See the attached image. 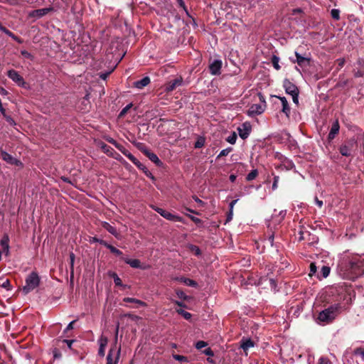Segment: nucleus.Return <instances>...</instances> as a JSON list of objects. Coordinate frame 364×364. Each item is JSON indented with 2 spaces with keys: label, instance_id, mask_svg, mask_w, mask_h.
Returning a JSON list of instances; mask_svg holds the SVG:
<instances>
[{
  "label": "nucleus",
  "instance_id": "nucleus-34",
  "mask_svg": "<svg viewBox=\"0 0 364 364\" xmlns=\"http://www.w3.org/2000/svg\"><path fill=\"white\" fill-rule=\"evenodd\" d=\"M176 312H177L178 314H180V315L183 316V318H184L185 319H186V320H188V319H190V318H191V314L189 312L186 311H184V310L181 309H177V310H176Z\"/></svg>",
  "mask_w": 364,
  "mask_h": 364
},
{
  "label": "nucleus",
  "instance_id": "nucleus-61",
  "mask_svg": "<svg viewBox=\"0 0 364 364\" xmlns=\"http://www.w3.org/2000/svg\"><path fill=\"white\" fill-rule=\"evenodd\" d=\"M11 38L12 39H14V41H16V42H18V43H23V40L21 39L20 38H18V36H15L14 33H13V36H11Z\"/></svg>",
  "mask_w": 364,
  "mask_h": 364
},
{
  "label": "nucleus",
  "instance_id": "nucleus-2",
  "mask_svg": "<svg viewBox=\"0 0 364 364\" xmlns=\"http://www.w3.org/2000/svg\"><path fill=\"white\" fill-rule=\"evenodd\" d=\"M340 309L341 305L336 304L321 311L317 318L318 322L319 323H328L331 322L337 316Z\"/></svg>",
  "mask_w": 364,
  "mask_h": 364
},
{
  "label": "nucleus",
  "instance_id": "nucleus-20",
  "mask_svg": "<svg viewBox=\"0 0 364 364\" xmlns=\"http://www.w3.org/2000/svg\"><path fill=\"white\" fill-rule=\"evenodd\" d=\"M254 342L249 338H243L240 341V348H242L247 355V351L254 346Z\"/></svg>",
  "mask_w": 364,
  "mask_h": 364
},
{
  "label": "nucleus",
  "instance_id": "nucleus-58",
  "mask_svg": "<svg viewBox=\"0 0 364 364\" xmlns=\"http://www.w3.org/2000/svg\"><path fill=\"white\" fill-rule=\"evenodd\" d=\"M102 149L105 153H109L110 149L112 150V149L110 146H107V144H103L102 146Z\"/></svg>",
  "mask_w": 364,
  "mask_h": 364
},
{
  "label": "nucleus",
  "instance_id": "nucleus-51",
  "mask_svg": "<svg viewBox=\"0 0 364 364\" xmlns=\"http://www.w3.org/2000/svg\"><path fill=\"white\" fill-rule=\"evenodd\" d=\"M76 321V320H74L68 323L65 329L64 330V332L66 333L67 331L71 330L73 328V324Z\"/></svg>",
  "mask_w": 364,
  "mask_h": 364
},
{
  "label": "nucleus",
  "instance_id": "nucleus-29",
  "mask_svg": "<svg viewBox=\"0 0 364 364\" xmlns=\"http://www.w3.org/2000/svg\"><path fill=\"white\" fill-rule=\"evenodd\" d=\"M179 279L180 281L183 282L184 284L189 287H196L197 285V283L194 280L191 279L181 277Z\"/></svg>",
  "mask_w": 364,
  "mask_h": 364
},
{
  "label": "nucleus",
  "instance_id": "nucleus-16",
  "mask_svg": "<svg viewBox=\"0 0 364 364\" xmlns=\"http://www.w3.org/2000/svg\"><path fill=\"white\" fill-rule=\"evenodd\" d=\"M295 55H296V59L294 62L297 63V64L300 67H306L310 65V58H309L302 56L301 54H299L296 51H295Z\"/></svg>",
  "mask_w": 364,
  "mask_h": 364
},
{
  "label": "nucleus",
  "instance_id": "nucleus-19",
  "mask_svg": "<svg viewBox=\"0 0 364 364\" xmlns=\"http://www.w3.org/2000/svg\"><path fill=\"white\" fill-rule=\"evenodd\" d=\"M143 153L151 160L152 162H154L156 165L160 166L162 165V162L159 159L156 154H155L153 152H151L149 150L145 149L143 150Z\"/></svg>",
  "mask_w": 364,
  "mask_h": 364
},
{
  "label": "nucleus",
  "instance_id": "nucleus-54",
  "mask_svg": "<svg viewBox=\"0 0 364 364\" xmlns=\"http://www.w3.org/2000/svg\"><path fill=\"white\" fill-rule=\"evenodd\" d=\"M1 287L3 288L9 289V288L10 287V282H9V279H6L5 281H4L2 284H1Z\"/></svg>",
  "mask_w": 364,
  "mask_h": 364
},
{
  "label": "nucleus",
  "instance_id": "nucleus-28",
  "mask_svg": "<svg viewBox=\"0 0 364 364\" xmlns=\"http://www.w3.org/2000/svg\"><path fill=\"white\" fill-rule=\"evenodd\" d=\"M109 276L113 278L114 282L116 286L126 287V285H123L121 279L115 272H109Z\"/></svg>",
  "mask_w": 364,
  "mask_h": 364
},
{
  "label": "nucleus",
  "instance_id": "nucleus-1",
  "mask_svg": "<svg viewBox=\"0 0 364 364\" xmlns=\"http://www.w3.org/2000/svg\"><path fill=\"white\" fill-rule=\"evenodd\" d=\"M336 272L343 279L355 280L364 273V260L358 254L344 251L338 257Z\"/></svg>",
  "mask_w": 364,
  "mask_h": 364
},
{
  "label": "nucleus",
  "instance_id": "nucleus-38",
  "mask_svg": "<svg viewBox=\"0 0 364 364\" xmlns=\"http://www.w3.org/2000/svg\"><path fill=\"white\" fill-rule=\"evenodd\" d=\"M237 200H232L229 204V221H230L232 220V209H233V207H234L235 204L237 203Z\"/></svg>",
  "mask_w": 364,
  "mask_h": 364
},
{
  "label": "nucleus",
  "instance_id": "nucleus-57",
  "mask_svg": "<svg viewBox=\"0 0 364 364\" xmlns=\"http://www.w3.org/2000/svg\"><path fill=\"white\" fill-rule=\"evenodd\" d=\"M21 53L25 58H30L31 57V53H28L27 50H21Z\"/></svg>",
  "mask_w": 364,
  "mask_h": 364
},
{
  "label": "nucleus",
  "instance_id": "nucleus-26",
  "mask_svg": "<svg viewBox=\"0 0 364 364\" xmlns=\"http://www.w3.org/2000/svg\"><path fill=\"white\" fill-rule=\"evenodd\" d=\"M164 218L168 220L173 221V222H183V218H181V216L173 215L168 211H166V213H164Z\"/></svg>",
  "mask_w": 364,
  "mask_h": 364
},
{
  "label": "nucleus",
  "instance_id": "nucleus-39",
  "mask_svg": "<svg viewBox=\"0 0 364 364\" xmlns=\"http://www.w3.org/2000/svg\"><path fill=\"white\" fill-rule=\"evenodd\" d=\"M190 250L194 252V254L197 256H199L201 254L200 250L198 247L191 245L189 247Z\"/></svg>",
  "mask_w": 364,
  "mask_h": 364
},
{
  "label": "nucleus",
  "instance_id": "nucleus-46",
  "mask_svg": "<svg viewBox=\"0 0 364 364\" xmlns=\"http://www.w3.org/2000/svg\"><path fill=\"white\" fill-rule=\"evenodd\" d=\"M4 118L6 119V122L10 125H11V126H15L16 125L15 121L14 120V119L11 116L6 115V116H5Z\"/></svg>",
  "mask_w": 364,
  "mask_h": 364
},
{
  "label": "nucleus",
  "instance_id": "nucleus-62",
  "mask_svg": "<svg viewBox=\"0 0 364 364\" xmlns=\"http://www.w3.org/2000/svg\"><path fill=\"white\" fill-rule=\"evenodd\" d=\"M286 213H287V210H281L279 213V216L280 217V220H283L286 215Z\"/></svg>",
  "mask_w": 364,
  "mask_h": 364
},
{
  "label": "nucleus",
  "instance_id": "nucleus-31",
  "mask_svg": "<svg viewBox=\"0 0 364 364\" xmlns=\"http://www.w3.org/2000/svg\"><path fill=\"white\" fill-rule=\"evenodd\" d=\"M205 142V138L203 136H200L197 139V141H196L194 146L196 149H200L204 146Z\"/></svg>",
  "mask_w": 364,
  "mask_h": 364
},
{
  "label": "nucleus",
  "instance_id": "nucleus-11",
  "mask_svg": "<svg viewBox=\"0 0 364 364\" xmlns=\"http://www.w3.org/2000/svg\"><path fill=\"white\" fill-rule=\"evenodd\" d=\"M99 344L98 355L104 357L105 355V348L108 343V339L106 336L102 335L97 341Z\"/></svg>",
  "mask_w": 364,
  "mask_h": 364
},
{
  "label": "nucleus",
  "instance_id": "nucleus-22",
  "mask_svg": "<svg viewBox=\"0 0 364 364\" xmlns=\"http://www.w3.org/2000/svg\"><path fill=\"white\" fill-rule=\"evenodd\" d=\"M150 83V78L144 77L141 80L134 82V85L137 89H142Z\"/></svg>",
  "mask_w": 364,
  "mask_h": 364
},
{
  "label": "nucleus",
  "instance_id": "nucleus-25",
  "mask_svg": "<svg viewBox=\"0 0 364 364\" xmlns=\"http://www.w3.org/2000/svg\"><path fill=\"white\" fill-rule=\"evenodd\" d=\"M231 62V64L232 65V70H231V72L234 75H237L240 73V64L241 63L240 59L237 60L229 59ZM229 71H230V68L229 67Z\"/></svg>",
  "mask_w": 364,
  "mask_h": 364
},
{
  "label": "nucleus",
  "instance_id": "nucleus-3",
  "mask_svg": "<svg viewBox=\"0 0 364 364\" xmlns=\"http://www.w3.org/2000/svg\"><path fill=\"white\" fill-rule=\"evenodd\" d=\"M40 282L41 279L38 274L36 272H32L26 278V284L22 288L23 293L28 294L39 286Z\"/></svg>",
  "mask_w": 364,
  "mask_h": 364
},
{
  "label": "nucleus",
  "instance_id": "nucleus-47",
  "mask_svg": "<svg viewBox=\"0 0 364 364\" xmlns=\"http://www.w3.org/2000/svg\"><path fill=\"white\" fill-rule=\"evenodd\" d=\"M176 294L177 296L181 299H183V300H186L187 299V296L186 295V294L183 291H176Z\"/></svg>",
  "mask_w": 364,
  "mask_h": 364
},
{
  "label": "nucleus",
  "instance_id": "nucleus-33",
  "mask_svg": "<svg viewBox=\"0 0 364 364\" xmlns=\"http://www.w3.org/2000/svg\"><path fill=\"white\" fill-rule=\"evenodd\" d=\"M272 63L273 67L277 70H279L280 69V65L279 64V57H277L276 55H273L272 58Z\"/></svg>",
  "mask_w": 364,
  "mask_h": 364
},
{
  "label": "nucleus",
  "instance_id": "nucleus-50",
  "mask_svg": "<svg viewBox=\"0 0 364 364\" xmlns=\"http://www.w3.org/2000/svg\"><path fill=\"white\" fill-rule=\"evenodd\" d=\"M318 364H331V362L327 358L321 357Z\"/></svg>",
  "mask_w": 364,
  "mask_h": 364
},
{
  "label": "nucleus",
  "instance_id": "nucleus-8",
  "mask_svg": "<svg viewBox=\"0 0 364 364\" xmlns=\"http://www.w3.org/2000/svg\"><path fill=\"white\" fill-rule=\"evenodd\" d=\"M121 152L127 156L134 165H136L139 169L144 170L145 166L142 164L133 154H132L127 149H120Z\"/></svg>",
  "mask_w": 364,
  "mask_h": 364
},
{
  "label": "nucleus",
  "instance_id": "nucleus-42",
  "mask_svg": "<svg viewBox=\"0 0 364 364\" xmlns=\"http://www.w3.org/2000/svg\"><path fill=\"white\" fill-rule=\"evenodd\" d=\"M173 358L179 362H186L188 360L187 358L181 355H173Z\"/></svg>",
  "mask_w": 364,
  "mask_h": 364
},
{
  "label": "nucleus",
  "instance_id": "nucleus-23",
  "mask_svg": "<svg viewBox=\"0 0 364 364\" xmlns=\"http://www.w3.org/2000/svg\"><path fill=\"white\" fill-rule=\"evenodd\" d=\"M123 301L127 303H134L136 304V307H145L146 306V304L143 301H141L137 299L131 298V297H125L123 299Z\"/></svg>",
  "mask_w": 364,
  "mask_h": 364
},
{
  "label": "nucleus",
  "instance_id": "nucleus-48",
  "mask_svg": "<svg viewBox=\"0 0 364 364\" xmlns=\"http://www.w3.org/2000/svg\"><path fill=\"white\" fill-rule=\"evenodd\" d=\"M279 176H275L274 177V182H273V184H272V189L273 190H276L277 188V183L279 182Z\"/></svg>",
  "mask_w": 364,
  "mask_h": 364
},
{
  "label": "nucleus",
  "instance_id": "nucleus-27",
  "mask_svg": "<svg viewBox=\"0 0 364 364\" xmlns=\"http://www.w3.org/2000/svg\"><path fill=\"white\" fill-rule=\"evenodd\" d=\"M100 244L104 245L105 247H106L107 249H109L110 250L111 252L115 254L117 256H122V252L117 249L116 247H114V246L109 245V243H107L106 241H100Z\"/></svg>",
  "mask_w": 364,
  "mask_h": 364
},
{
  "label": "nucleus",
  "instance_id": "nucleus-9",
  "mask_svg": "<svg viewBox=\"0 0 364 364\" xmlns=\"http://www.w3.org/2000/svg\"><path fill=\"white\" fill-rule=\"evenodd\" d=\"M53 10V9L52 7L36 9V10L31 11L29 13L28 16L32 18H41L43 16L46 15L47 14H48L49 12H50Z\"/></svg>",
  "mask_w": 364,
  "mask_h": 364
},
{
  "label": "nucleus",
  "instance_id": "nucleus-60",
  "mask_svg": "<svg viewBox=\"0 0 364 364\" xmlns=\"http://www.w3.org/2000/svg\"><path fill=\"white\" fill-rule=\"evenodd\" d=\"M176 1L178 2V5L187 12L186 7L183 0H176Z\"/></svg>",
  "mask_w": 364,
  "mask_h": 364
},
{
  "label": "nucleus",
  "instance_id": "nucleus-36",
  "mask_svg": "<svg viewBox=\"0 0 364 364\" xmlns=\"http://www.w3.org/2000/svg\"><path fill=\"white\" fill-rule=\"evenodd\" d=\"M132 103H129L126 107H124L119 112V117H123L129 110V109L132 107Z\"/></svg>",
  "mask_w": 364,
  "mask_h": 364
},
{
  "label": "nucleus",
  "instance_id": "nucleus-14",
  "mask_svg": "<svg viewBox=\"0 0 364 364\" xmlns=\"http://www.w3.org/2000/svg\"><path fill=\"white\" fill-rule=\"evenodd\" d=\"M264 111V106L259 104H254L249 108L247 114L250 117H253L263 113Z\"/></svg>",
  "mask_w": 364,
  "mask_h": 364
},
{
  "label": "nucleus",
  "instance_id": "nucleus-15",
  "mask_svg": "<svg viewBox=\"0 0 364 364\" xmlns=\"http://www.w3.org/2000/svg\"><path fill=\"white\" fill-rule=\"evenodd\" d=\"M122 259L125 263H127V264L130 265V267H132L133 268L142 269H146L145 267L141 266V262L138 259H129L128 257H122Z\"/></svg>",
  "mask_w": 364,
  "mask_h": 364
},
{
  "label": "nucleus",
  "instance_id": "nucleus-45",
  "mask_svg": "<svg viewBox=\"0 0 364 364\" xmlns=\"http://www.w3.org/2000/svg\"><path fill=\"white\" fill-rule=\"evenodd\" d=\"M317 271V267L315 263H311L310 264V273L309 275L311 276L314 274Z\"/></svg>",
  "mask_w": 364,
  "mask_h": 364
},
{
  "label": "nucleus",
  "instance_id": "nucleus-18",
  "mask_svg": "<svg viewBox=\"0 0 364 364\" xmlns=\"http://www.w3.org/2000/svg\"><path fill=\"white\" fill-rule=\"evenodd\" d=\"M221 66L222 61L220 60H215L209 66L210 73L212 75L220 74Z\"/></svg>",
  "mask_w": 364,
  "mask_h": 364
},
{
  "label": "nucleus",
  "instance_id": "nucleus-30",
  "mask_svg": "<svg viewBox=\"0 0 364 364\" xmlns=\"http://www.w3.org/2000/svg\"><path fill=\"white\" fill-rule=\"evenodd\" d=\"M258 175V171L257 169L252 170L246 176V179L248 181H251L254 180Z\"/></svg>",
  "mask_w": 364,
  "mask_h": 364
},
{
  "label": "nucleus",
  "instance_id": "nucleus-37",
  "mask_svg": "<svg viewBox=\"0 0 364 364\" xmlns=\"http://www.w3.org/2000/svg\"><path fill=\"white\" fill-rule=\"evenodd\" d=\"M331 15L333 19L338 20L340 18V11L336 9H333L331 11Z\"/></svg>",
  "mask_w": 364,
  "mask_h": 364
},
{
  "label": "nucleus",
  "instance_id": "nucleus-4",
  "mask_svg": "<svg viewBox=\"0 0 364 364\" xmlns=\"http://www.w3.org/2000/svg\"><path fill=\"white\" fill-rule=\"evenodd\" d=\"M118 331H119V326H117V327L116 328L115 343H117V341ZM115 347H116V343H114V347H112L109 349V350L108 352V354H107V363L106 364H117L118 363L119 359L120 353H121V348L120 347L118 348V349L117 350V352H116V355L114 358L113 355H114V353L115 351Z\"/></svg>",
  "mask_w": 364,
  "mask_h": 364
},
{
  "label": "nucleus",
  "instance_id": "nucleus-53",
  "mask_svg": "<svg viewBox=\"0 0 364 364\" xmlns=\"http://www.w3.org/2000/svg\"><path fill=\"white\" fill-rule=\"evenodd\" d=\"M74 341H75L74 340H67V339H64V340L63 341V343H66V344H67L68 347L70 349H71V348H72V345H73V342H74Z\"/></svg>",
  "mask_w": 364,
  "mask_h": 364
},
{
  "label": "nucleus",
  "instance_id": "nucleus-17",
  "mask_svg": "<svg viewBox=\"0 0 364 364\" xmlns=\"http://www.w3.org/2000/svg\"><path fill=\"white\" fill-rule=\"evenodd\" d=\"M8 77L19 85L24 83L23 77L14 70L8 71Z\"/></svg>",
  "mask_w": 364,
  "mask_h": 364
},
{
  "label": "nucleus",
  "instance_id": "nucleus-32",
  "mask_svg": "<svg viewBox=\"0 0 364 364\" xmlns=\"http://www.w3.org/2000/svg\"><path fill=\"white\" fill-rule=\"evenodd\" d=\"M294 164L289 159H285L282 164V166L284 167L286 170H290L294 167Z\"/></svg>",
  "mask_w": 364,
  "mask_h": 364
},
{
  "label": "nucleus",
  "instance_id": "nucleus-43",
  "mask_svg": "<svg viewBox=\"0 0 364 364\" xmlns=\"http://www.w3.org/2000/svg\"><path fill=\"white\" fill-rule=\"evenodd\" d=\"M208 343L205 341H198L196 343V348L198 350H200L202 349L203 348L207 346Z\"/></svg>",
  "mask_w": 364,
  "mask_h": 364
},
{
  "label": "nucleus",
  "instance_id": "nucleus-35",
  "mask_svg": "<svg viewBox=\"0 0 364 364\" xmlns=\"http://www.w3.org/2000/svg\"><path fill=\"white\" fill-rule=\"evenodd\" d=\"M330 272H331V269H330L329 267H328V266H323L321 267V273L322 277L323 278H326L329 275Z\"/></svg>",
  "mask_w": 364,
  "mask_h": 364
},
{
  "label": "nucleus",
  "instance_id": "nucleus-5",
  "mask_svg": "<svg viewBox=\"0 0 364 364\" xmlns=\"http://www.w3.org/2000/svg\"><path fill=\"white\" fill-rule=\"evenodd\" d=\"M357 141L355 139H350L340 147V153L344 156H350L354 148L356 146Z\"/></svg>",
  "mask_w": 364,
  "mask_h": 364
},
{
  "label": "nucleus",
  "instance_id": "nucleus-10",
  "mask_svg": "<svg viewBox=\"0 0 364 364\" xmlns=\"http://www.w3.org/2000/svg\"><path fill=\"white\" fill-rule=\"evenodd\" d=\"M1 250H0L1 255L4 254L9 255V237L8 235H4L0 241Z\"/></svg>",
  "mask_w": 364,
  "mask_h": 364
},
{
  "label": "nucleus",
  "instance_id": "nucleus-52",
  "mask_svg": "<svg viewBox=\"0 0 364 364\" xmlns=\"http://www.w3.org/2000/svg\"><path fill=\"white\" fill-rule=\"evenodd\" d=\"M158 213H159L162 217L164 216V213L166 210L161 208H153Z\"/></svg>",
  "mask_w": 364,
  "mask_h": 364
},
{
  "label": "nucleus",
  "instance_id": "nucleus-12",
  "mask_svg": "<svg viewBox=\"0 0 364 364\" xmlns=\"http://www.w3.org/2000/svg\"><path fill=\"white\" fill-rule=\"evenodd\" d=\"M284 87L285 89L286 92L290 95L291 96L296 95V93H299L298 87L289 80H285L284 81Z\"/></svg>",
  "mask_w": 364,
  "mask_h": 364
},
{
  "label": "nucleus",
  "instance_id": "nucleus-41",
  "mask_svg": "<svg viewBox=\"0 0 364 364\" xmlns=\"http://www.w3.org/2000/svg\"><path fill=\"white\" fill-rule=\"evenodd\" d=\"M237 135L236 132H233L230 135H229V144H234L237 140Z\"/></svg>",
  "mask_w": 364,
  "mask_h": 364
},
{
  "label": "nucleus",
  "instance_id": "nucleus-49",
  "mask_svg": "<svg viewBox=\"0 0 364 364\" xmlns=\"http://www.w3.org/2000/svg\"><path fill=\"white\" fill-rule=\"evenodd\" d=\"M1 31L6 34L8 36L11 37L13 36V33L7 29L6 27L1 28Z\"/></svg>",
  "mask_w": 364,
  "mask_h": 364
},
{
  "label": "nucleus",
  "instance_id": "nucleus-63",
  "mask_svg": "<svg viewBox=\"0 0 364 364\" xmlns=\"http://www.w3.org/2000/svg\"><path fill=\"white\" fill-rule=\"evenodd\" d=\"M355 354H359L364 359V350L357 349L355 350Z\"/></svg>",
  "mask_w": 364,
  "mask_h": 364
},
{
  "label": "nucleus",
  "instance_id": "nucleus-44",
  "mask_svg": "<svg viewBox=\"0 0 364 364\" xmlns=\"http://www.w3.org/2000/svg\"><path fill=\"white\" fill-rule=\"evenodd\" d=\"M70 269H71V274H73V269H74V262H75V255L74 253L71 252L70 254Z\"/></svg>",
  "mask_w": 364,
  "mask_h": 364
},
{
  "label": "nucleus",
  "instance_id": "nucleus-13",
  "mask_svg": "<svg viewBox=\"0 0 364 364\" xmlns=\"http://www.w3.org/2000/svg\"><path fill=\"white\" fill-rule=\"evenodd\" d=\"M183 78L181 77H177L173 80L169 81L166 84L165 90L166 92H171L176 87L182 85Z\"/></svg>",
  "mask_w": 364,
  "mask_h": 364
},
{
  "label": "nucleus",
  "instance_id": "nucleus-7",
  "mask_svg": "<svg viewBox=\"0 0 364 364\" xmlns=\"http://www.w3.org/2000/svg\"><path fill=\"white\" fill-rule=\"evenodd\" d=\"M1 157L4 161H6L9 164L15 165L17 166H22V163L21 162V161L13 157L11 154H9L5 151H1Z\"/></svg>",
  "mask_w": 364,
  "mask_h": 364
},
{
  "label": "nucleus",
  "instance_id": "nucleus-64",
  "mask_svg": "<svg viewBox=\"0 0 364 364\" xmlns=\"http://www.w3.org/2000/svg\"><path fill=\"white\" fill-rule=\"evenodd\" d=\"M315 203L319 208H321L323 205V201L318 200V198H315Z\"/></svg>",
  "mask_w": 364,
  "mask_h": 364
},
{
  "label": "nucleus",
  "instance_id": "nucleus-6",
  "mask_svg": "<svg viewBox=\"0 0 364 364\" xmlns=\"http://www.w3.org/2000/svg\"><path fill=\"white\" fill-rule=\"evenodd\" d=\"M237 130L240 137L242 139H245L249 136L252 131L251 124L249 122H245L240 124L237 128Z\"/></svg>",
  "mask_w": 364,
  "mask_h": 364
},
{
  "label": "nucleus",
  "instance_id": "nucleus-21",
  "mask_svg": "<svg viewBox=\"0 0 364 364\" xmlns=\"http://www.w3.org/2000/svg\"><path fill=\"white\" fill-rule=\"evenodd\" d=\"M340 125L338 121H335L331 128V130L328 133V138L329 140H332L335 138L336 135L339 132Z\"/></svg>",
  "mask_w": 364,
  "mask_h": 364
},
{
  "label": "nucleus",
  "instance_id": "nucleus-59",
  "mask_svg": "<svg viewBox=\"0 0 364 364\" xmlns=\"http://www.w3.org/2000/svg\"><path fill=\"white\" fill-rule=\"evenodd\" d=\"M294 103L296 105L299 104V93H296V95H294L291 96Z\"/></svg>",
  "mask_w": 364,
  "mask_h": 364
},
{
  "label": "nucleus",
  "instance_id": "nucleus-56",
  "mask_svg": "<svg viewBox=\"0 0 364 364\" xmlns=\"http://www.w3.org/2000/svg\"><path fill=\"white\" fill-rule=\"evenodd\" d=\"M203 353L206 355H210V356H213V350L210 348H208L205 349Z\"/></svg>",
  "mask_w": 364,
  "mask_h": 364
},
{
  "label": "nucleus",
  "instance_id": "nucleus-40",
  "mask_svg": "<svg viewBox=\"0 0 364 364\" xmlns=\"http://www.w3.org/2000/svg\"><path fill=\"white\" fill-rule=\"evenodd\" d=\"M282 112L286 114L287 117H289L290 107L288 102L282 105Z\"/></svg>",
  "mask_w": 364,
  "mask_h": 364
},
{
  "label": "nucleus",
  "instance_id": "nucleus-24",
  "mask_svg": "<svg viewBox=\"0 0 364 364\" xmlns=\"http://www.w3.org/2000/svg\"><path fill=\"white\" fill-rule=\"evenodd\" d=\"M103 228H105L106 230H107L110 234L114 235L115 237H119V233L116 228L113 226H112L109 223L107 222H103L102 224Z\"/></svg>",
  "mask_w": 364,
  "mask_h": 364
},
{
  "label": "nucleus",
  "instance_id": "nucleus-55",
  "mask_svg": "<svg viewBox=\"0 0 364 364\" xmlns=\"http://www.w3.org/2000/svg\"><path fill=\"white\" fill-rule=\"evenodd\" d=\"M109 141L113 144L119 151L120 149H125L124 148H122V146L119 145L113 139H110Z\"/></svg>",
  "mask_w": 364,
  "mask_h": 364
}]
</instances>
